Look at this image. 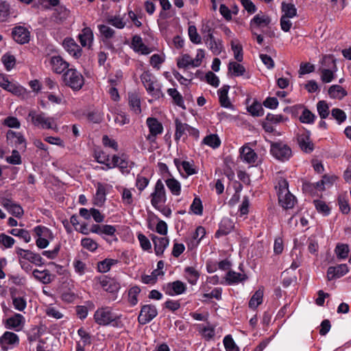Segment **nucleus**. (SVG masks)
I'll return each instance as SVG.
<instances>
[{
    "label": "nucleus",
    "instance_id": "1",
    "mask_svg": "<svg viewBox=\"0 0 351 351\" xmlns=\"http://www.w3.org/2000/svg\"><path fill=\"white\" fill-rule=\"evenodd\" d=\"M288 182L282 179L278 182V202L285 209L292 208L295 202V197L289 192Z\"/></svg>",
    "mask_w": 351,
    "mask_h": 351
},
{
    "label": "nucleus",
    "instance_id": "2",
    "mask_svg": "<svg viewBox=\"0 0 351 351\" xmlns=\"http://www.w3.org/2000/svg\"><path fill=\"white\" fill-rule=\"evenodd\" d=\"M62 80L65 85L74 90H80L84 84V77L75 69H68L63 74Z\"/></svg>",
    "mask_w": 351,
    "mask_h": 351
},
{
    "label": "nucleus",
    "instance_id": "3",
    "mask_svg": "<svg viewBox=\"0 0 351 351\" xmlns=\"http://www.w3.org/2000/svg\"><path fill=\"white\" fill-rule=\"evenodd\" d=\"M28 117L31 119V121L34 126L42 129H57L56 125L53 126V118L46 117L44 112L38 113L32 110L29 112Z\"/></svg>",
    "mask_w": 351,
    "mask_h": 351
},
{
    "label": "nucleus",
    "instance_id": "4",
    "mask_svg": "<svg viewBox=\"0 0 351 351\" xmlns=\"http://www.w3.org/2000/svg\"><path fill=\"white\" fill-rule=\"evenodd\" d=\"M141 80L149 94L156 97H159L162 95L160 86L149 71L143 72L141 75Z\"/></svg>",
    "mask_w": 351,
    "mask_h": 351
},
{
    "label": "nucleus",
    "instance_id": "5",
    "mask_svg": "<svg viewBox=\"0 0 351 351\" xmlns=\"http://www.w3.org/2000/svg\"><path fill=\"white\" fill-rule=\"evenodd\" d=\"M270 152L274 157L280 161L289 160L292 154L291 148L282 143H271Z\"/></svg>",
    "mask_w": 351,
    "mask_h": 351
},
{
    "label": "nucleus",
    "instance_id": "6",
    "mask_svg": "<svg viewBox=\"0 0 351 351\" xmlns=\"http://www.w3.org/2000/svg\"><path fill=\"white\" fill-rule=\"evenodd\" d=\"M152 205L156 209H159V205L166 202L165 189L162 182L158 180L155 185L154 191L151 193Z\"/></svg>",
    "mask_w": 351,
    "mask_h": 351
},
{
    "label": "nucleus",
    "instance_id": "7",
    "mask_svg": "<svg viewBox=\"0 0 351 351\" xmlns=\"http://www.w3.org/2000/svg\"><path fill=\"white\" fill-rule=\"evenodd\" d=\"M146 123L149 128V134L146 136V139L149 143H154L156 136L162 134L163 131V126L157 119L154 117H149L147 119Z\"/></svg>",
    "mask_w": 351,
    "mask_h": 351
},
{
    "label": "nucleus",
    "instance_id": "8",
    "mask_svg": "<svg viewBox=\"0 0 351 351\" xmlns=\"http://www.w3.org/2000/svg\"><path fill=\"white\" fill-rule=\"evenodd\" d=\"M94 319L99 325L106 326L114 321L115 316L109 307L98 308L94 315Z\"/></svg>",
    "mask_w": 351,
    "mask_h": 351
},
{
    "label": "nucleus",
    "instance_id": "9",
    "mask_svg": "<svg viewBox=\"0 0 351 351\" xmlns=\"http://www.w3.org/2000/svg\"><path fill=\"white\" fill-rule=\"evenodd\" d=\"M158 314L155 306L147 304L142 306L140 314L138 317V322L141 324H145L152 320Z\"/></svg>",
    "mask_w": 351,
    "mask_h": 351
},
{
    "label": "nucleus",
    "instance_id": "10",
    "mask_svg": "<svg viewBox=\"0 0 351 351\" xmlns=\"http://www.w3.org/2000/svg\"><path fill=\"white\" fill-rule=\"evenodd\" d=\"M12 36L16 43L23 45L29 43L30 32L23 26H16L12 29Z\"/></svg>",
    "mask_w": 351,
    "mask_h": 351
},
{
    "label": "nucleus",
    "instance_id": "11",
    "mask_svg": "<svg viewBox=\"0 0 351 351\" xmlns=\"http://www.w3.org/2000/svg\"><path fill=\"white\" fill-rule=\"evenodd\" d=\"M204 41L215 56L219 55L223 49L222 41L220 39H216L213 34L204 35Z\"/></svg>",
    "mask_w": 351,
    "mask_h": 351
},
{
    "label": "nucleus",
    "instance_id": "12",
    "mask_svg": "<svg viewBox=\"0 0 351 351\" xmlns=\"http://www.w3.org/2000/svg\"><path fill=\"white\" fill-rule=\"evenodd\" d=\"M0 202L1 204L12 215L19 218L23 216V210L22 207L11 199L2 197L1 198Z\"/></svg>",
    "mask_w": 351,
    "mask_h": 351
},
{
    "label": "nucleus",
    "instance_id": "13",
    "mask_svg": "<svg viewBox=\"0 0 351 351\" xmlns=\"http://www.w3.org/2000/svg\"><path fill=\"white\" fill-rule=\"evenodd\" d=\"M175 124V139L176 141L179 140L184 134H186V132H189L192 135L198 136L199 132L197 130L193 128L186 123H183L180 119H176Z\"/></svg>",
    "mask_w": 351,
    "mask_h": 351
},
{
    "label": "nucleus",
    "instance_id": "14",
    "mask_svg": "<svg viewBox=\"0 0 351 351\" xmlns=\"http://www.w3.org/2000/svg\"><path fill=\"white\" fill-rule=\"evenodd\" d=\"M298 143L301 150L305 153H311L314 149V144L310 138V132L298 134Z\"/></svg>",
    "mask_w": 351,
    "mask_h": 351
},
{
    "label": "nucleus",
    "instance_id": "15",
    "mask_svg": "<svg viewBox=\"0 0 351 351\" xmlns=\"http://www.w3.org/2000/svg\"><path fill=\"white\" fill-rule=\"evenodd\" d=\"M271 22L268 16L262 14H258L254 16L250 22V28L252 34H256V29L266 27Z\"/></svg>",
    "mask_w": 351,
    "mask_h": 351
},
{
    "label": "nucleus",
    "instance_id": "16",
    "mask_svg": "<svg viewBox=\"0 0 351 351\" xmlns=\"http://www.w3.org/2000/svg\"><path fill=\"white\" fill-rule=\"evenodd\" d=\"M16 252L20 257L27 260L36 265L40 266L43 265V258L38 254H36L30 250H25L21 248H17Z\"/></svg>",
    "mask_w": 351,
    "mask_h": 351
},
{
    "label": "nucleus",
    "instance_id": "17",
    "mask_svg": "<svg viewBox=\"0 0 351 351\" xmlns=\"http://www.w3.org/2000/svg\"><path fill=\"white\" fill-rule=\"evenodd\" d=\"M50 64L53 72L60 74L68 69L69 64L60 56H52L50 59Z\"/></svg>",
    "mask_w": 351,
    "mask_h": 351
},
{
    "label": "nucleus",
    "instance_id": "18",
    "mask_svg": "<svg viewBox=\"0 0 351 351\" xmlns=\"http://www.w3.org/2000/svg\"><path fill=\"white\" fill-rule=\"evenodd\" d=\"M348 272V267L346 264H341L337 267H329L327 271L328 280L333 278H339Z\"/></svg>",
    "mask_w": 351,
    "mask_h": 351
},
{
    "label": "nucleus",
    "instance_id": "19",
    "mask_svg": "<svg viewBox=\"0 0 351 351\" xmlns=\"http://www.w3.org/2000/svg\"><path fill=\"white\" fill-rule=\"evenodd\" d=\"M63 46L69 53L75 58H78L82 55V49L72 38H66L63 41Z\"/></svg>",
    "mask_w": 351,
    "mask_h": 351
},
{
    "label": "nucleus",
    "instance_id": "20",
    "mask_svg": "<svg viewBox=\"0 0 351 351\" xmlns=\"http://www.w3.org/2000/svg\"><path fill=\"white\" fill-rule=\"evenodd\" d=\"M152 240L154 245V251L157 256L163 254L165 248L169 245V239L167 237H158L156 235H152Z\"/></svg>",
    "mask_w": 351,
    "mask_h": 351
},
{
    "label": "nucleus",
    "instance_id": "21",
    "mask_svg": "<svg viewBox=\"0 0 351 351\" xmlns=\"http://www.w3.org/2000/svg\"><path fill=\"white\" fill-rule=\"evenodd\" d=\"M19 343L18 336L12 332H5L0 338V343L4 350H8V345H14Z\"/></svg>",
    "mask_w": 351,
    "mask_h": 351
},
{
    "label": "nucleus",
    "instance_id": "22",
    "mask_svg": "<svg viewBox=\"0 0 351 351\" xmlns=\"http://www.w3.org/2000/svg\"><path fill=\"white\" fill-rule=\"evenodd\" d=\"M240 154L241 159L249 164L254 163L258 158L254 151L247 145H244L240 149Z\"/></svg>",
    "mask_w": 351,
    "mask_h": 351
},
{
    "label": "nucleus",
    "instance_id": "23",
    "mask_svg": "<svg viewBox=\"0 0 351 351\" xmlns=\"http://www.w3.org/2000/svg\"><path fill=\"white\" fill-rule=\"evenodd\" d=\"M132 47L136 52H141L146 55L150 53L149 49L143 43L141 37L138 35H134L132 40Z\"/></svg>",
    "mask_w": 351,
    "mask_h": 351
},
{
    "label": "nucleus",
    "instance_id": "24",
    "mask_svg": "<svg viewBox=\"0 0 351 351\" xmlns=\"http://www.w3.org/2000/svg\"><path fill=\"white\" fill-rule=\"evenodd\" d=\"M230 89L229 85H224L218 90L219 100L220 105L226 108H231L232 105L229 99L228 93Z\"/></svg>",
    "mask_w": 351,
    "mask_h": 351
},
{
    "label": "nucleus",
    "instance_id": "25",
    "mask_svg": "<svg viewBox=\"0 0 351 351\" xmlns=\"http://www.w3.org/2000/svg\"><path fill=\"white\" fill-rule=\"evenodd\" d=\"M233 228L234 225L232 221L229 219H223L219 225V230L215 233V237L219 238L227 235Z\"/></svg>",
    "mask_w": 351,
    "mask_h": 351
},
{
    "label": "nucleus",
    "instance_id": "26",
    "mask_svg": "<svg viewBox=\"0 0 351 351\" xmlns=\"http://www.w3.org/2000/svg\"><path fill=\"white\" fill-rule=\"evenodd\" d=\"M80 42L83 47L90 46L93 40V33L90 27H85L78 36Z\"/></svg>",
    "mask_w": 351,
    "mask_h": 351
},
{
    "label": "nucleus",
    "instance_id": "27",
    "mask_svg": "<svg viewBox=\"0 0 351 351\" xmlns=\"http://www.w3.org/2000/svg\"><path fill=\"white\" fill-rule=\"evenodd\" d=\"M174 163L180 172V167H182L187 176L193 175L197 172L195 169L193 167V164L189 161H181L178 158H175Z\"/></svg>",
    "mask_w": 351,
    "mask_h": 351
},
{
    "label": "nucleus",
    "instance_id": "28",
    "mask_svg": "<svg viewBox=\"0 0 351 351\" xmlns=\"http://www.w3.org/2000/svg\"><path fill=\"white\" fill-rule=\"evenodd\" d=\"M106 189L104 186L101 184H97V189L96 194L94 197V204L97 206H101L106 201Z\"/></svg>",
    "mask_w": 351,
    "mask_h": 351
},
{
    "label": "nucleus",
    "instance_id": "29",
    "mask_svg": "<svg viewBox=\"0 0 351 351\" xmlns=\"http://www.w3.org/2000/svg\"><path fill=\"white\" fill-rule=\"evenodd\" d=\"M328 94L330 97L341 99L347 95V91L339 85H332L328 89Z\"/></svg>",
    "mask_w": 351,
    "mask_h": 351
},
{
    "label": "nucleus",
    "instance_id": "30",
    "mask_svg": "<svg viewBox=\"0 0 351 351\" xmlns=\"http://www.w3.org/2000/svg\"><path fill=\"white\" fill-rule=\"evenodd\" d=\"M34 277L42 282L43 284H48L51 282V275L48 270L39 271L38 269H34L33 271Z\"/></svg>",
    "mask_w": 351,
    "mask_h": 351
},
{
    "label": "nucleus",
    "instance_id": "31",
    "mask_svg": "<svg viewBox=\"0 0 351 351\" xmlns=\"http://www.w3.org/2000/svg\"><path fill=\"white\" fill-rule=\"evenodd\" d=\"M99 284L105 291L110 293L114 292L119 288L117 285H112V280L105 276L99 278Z\"/></svg>",
    "mask_w": 351,
    "mask_h": 351
},
{
    "label": "nucleus",
    "instance_id": "32",
    "mask_svg": "<svg viewBox=\"0 0 351 351\" xmlns=\"http://www.w3.org/2000/svg\"><path fill=\"white\" fill-rule=\"evenodd\" d=\"M282 12L283 14L282 16L287 18H293L297 15V10L295 5L292 3H282Z\"/></svg>",
    "mask_w": 351,
    "mask_h": 351
},
{
    "label": "nucleus",
    "instance_id": "33",
    "mask_svg": "<svg viewBox=\"0 0 351 351\" xmlns=\"http://www.w3.org/2000/svg\"><path fill=\"white\" fill-rule=\"evenodd\" d=\"M129 105L131 110L136 114L141 112V101L138 95L135 94L129 95Z\"/></svg>",
    "mask_w": 351,
    "mask_h": 351
},
{
    "label": "nucleus",
    "instance_id": "34",
    "mask_svg": "<svg viewBox=\"0 0 351 351\" xmlns=\"http://www.w3.org/2000/svg\"><path fill=\"white\" fill-rule=\"evenodd\" d=\"M263 291L261 289L257 290L251 298L249 302V307L256 308L263 302Z\"/></svg>",
    "mask_w": 351,
    "mask_h": 351
},
{
    "label": "nucleus",
    "instance_id": "35",
    "mask_svg": "<svg viewBox=\"0 0 351 351\" xmlns=\"http://www.w3.org/2000/svg\"><path fill=\"white\" fill-rule=\"evenodd\" d=\"M23 317L21 314H16L14 316L8 318L6 321L8 328H15L18 330L22 324Z\"/></svg>",
    "mask_w": 351,
    "mask_h": 351
},
{
    "label": "nucleus",
    "instance_id": "36",
    "mask_svg": "<svg viewBox=\"0 0 351 351\" xmlns=\"http://www.w3.org/2000/svg\"><path fill=\"white\" fill-rule=\"evenodd\" d=\"M245 278L246 276L245 274H241L234 271H229L226 275V281L228 284L237 283Z\"/></svg>",
    "mask_w": 351,
    "mask_h": 351
},
{
    "label": "nucleus",
    "instance_id": "37",
    "mask_svg": "<svg viewBox=\"0 0 351 351\" xmlns=\"http://www.w3.org/2000/svg\"><path fill=\"white\" fill-rule=\"evenodd\" d=\"M228 71H232L234 76L243 75L245 72L244 66L236 62H230L228 64Z\"/></svg>",
    "mask_w": 351,
    "mask_h": 351
},
{
    "label": "nucleus",
    "instance_id": "38",
    "mask_svg": "<svg viewBox=\"0 0 351 351\" xmlns=\"http://www.w3.org/2000/svg\"><path fill=\"white\" fill-rule=\"evenodd\" d=\"M117 261L111 259V258H106L105 260L100 261L97 264V269L99 272L106 273L110 269L112 265L117 263Z\"/></svg>",
    "mask_w": 351,
    "mask_h": 351
},
{
    "label": "nucleus",
    "instance_id": "39",
    "mask_svg": "<svg viewBox=\"0 0 351 351\" xmlns=\"http://www.w3.org/2000/svg\"><path fill=\"white\" fill-rule=\"evenodd\" d=\"M167 93L173 98V101L176 105L182 107L183 109H185L182 96L180 94L177 89L169 88L167 90Z\"/></svg>",
    "mask_w": 351,
    "mask_h": 351
},
{
    "label": "nucleus",
    "instance_id": "40",
    "mask_svg": "<svg viewBox=\"0 0 351 351\" xmlns=\"http://www.w3.org/2000/svg\"><path fill=\"white\" fill-rule=\"evenodd\" d=\"M166 184L173 195H178L180 193L181 186L180 182L174 178L166 180Z\"/></svg>",
    "mask_w": 351,
    "mask_h": 351
},
{
    "label": "nucleus",
    "instance_id": "41",
    "mask_svg": "<svg viewBox=\"0 0 351 351\" xmlns=\"http://www.w3.org/2000/svg\"><path fill=\"white\" fill-rule=\"evenodd\" d=\"M169 287H171L173 291V293L169 292L170 295H179L184 293L186 290V285L180 280H176L172 283H169Z\"/></svg>",
    "mask_w": 351,
    "mask_h": 351
},
{
    "label": "nucleus",
    "instance_id": "42",
    "mask_svg": "<svg viewBox=\"0 0 351 351\" xmlns=\"http://www.w3.org/2000/svg\"><path fill=\"white\" fill-rule=\"evenodd\" d=\"M203 143L213 148H217L220 145L221 141L217 134H210L204 137Z\"/></svg>",
    "mask_w": 351,
    "mask_h": 351
},
{
    "label": "nucleus",
    "instance_id": "43",
    "mask_svg": "<svg viewBox=\"0 0 351 351\" xmlns=\"http://www.w3.org/2000/svg\"><path fill=\"white\" fill-rule=\"evenodd\" d=\"M324 68L337 71L336 60L332 55H325L322 61Z\"/></svg>",
    "mask_w": 351,
    "mask_h": 351
},
{
    "label": "nucleus",
    "instance_id": "44",
    "mask_svg": "<svg viewBox=\"0 0 351 351\" xmlns=\"http://www.w3.org/2000/svg\"><path fill=\"white\" fill-rule=\"evenodd\" d=\"M11 234L15 237H19L23 239L26 243L31 240V236L29 232L25 229L14 228L9 232Z\"/></svg>",
    "mask_w": 351,
    "mask_h": 351
},
{
    "label": "nucleus",
    "instance_id": "45",
    "mask_svg": "<svg viewBox=\"0 0 351 351\" xmlns=\"http://www.w3.org/2000/svg\"><path fill=\"white\" fill-rule=\"evenodd\" d=\"M141 292L138 286L131 287L128 291V301L131 305H136L138 302L137 296Z\"/></svg>",
    "mask_w": 351,
    "mask_h": 351
},
{
    "label": "nucleus",
    "instance_id": "46",
    "mask_svg": "<svg viewBox=\"0 0 351 351\" xmlns=\"http://www.w3.org/2000/svg\"><path fill=\"white\" fill-rule=\"evenodd\" d=\"M1 60L7 71L11 70L16 64L15 57L10 53L4 54L1 58Z\"/></svg>",
    "mask_w": 351,
    "mask_h": 351
},
{
    "label": "nucleus",
    "instance_id": "47",
    "mask_svg": "<svg viewBox=\"0 0 351 351\" xmlns=\"http://www.w3.org/2000/svg\"><path fill=\"white\" fill-rule=\"evenodd\" d=\"M232 50L234 52V57L238 62H242L243 59V47L239 43L231 42Z\"/></svg>",
    "mask_w": 351,
    "mask_h": 351
},
{
    "label": "nucleus",
    "instance_id": "48",
    "mask_svg": "<svg viewBox=\"0 0 351 351\" xmlns=\"http://www.w3.org/2000/svg\"><path fill=\"white\" fill-rule=\"evenodd\" d=\"M317 109L322 119H326L329 115V107L325 101H319L317 104Z\"/></svg>",
    "mask_w": 351,
    "mask_h": 351
},
{
    "label": "nucleus",
    "instance_id": "49",
    "mask_svg": "<svg viewBox=\"0 0 351 351\" xmlns=\"http://www.w3.org/2000/svg\"><path fill=\"white\" fill-rule=\"evenodd\" d=\"M189 36L191 41L194 44H199L202 43L201 36L197 32V28L195 25H190L188 29Z\"/></svg>",
    "mask_w": 351,
    "mask_h": 351
},
{
    "label": "nucleus",
    "instance_id": "50",
    "mask_svg": "<svg viewBox=\"0 0 351 351\" xmlns=\"http://www.w3.org/2000/svg\"><path fill=\"white\" fill-rule=\"evenodd\" d=\"M321 79L324 83L330 82L334 78V73L336 71L333 69H328L327 68L320 69Z\"/></svg>",
    "mask_w": 351,
    "mask_h": 351
},
{
    "label": "nucleus",
    "instance_id": "51",
    "mask_svg": "<svg viewBox=\"0 0 351 351\" xmlns=\"http://www.w3.org/2000/svg\"><path fill=\"white\" fill-rule=\"evenodd\" d=\"M335 253L339 258L344 259L348 257L349 247L346 244H338L335 248Z\"/></svg>",
    "mask_w": 351,
    "mask_h": 351
},
{
    "label": "nucleus",
    "instance_id": "52",
    "mask_svg": "<svg viewBox=\"0 0 351 351\" xmlns=\"http://www.w3.org/2000/svg\"><path fill=\"white\" fill-rule=\"evenodd\" d=\"M313 204L319 213L324 215H329L330 209L324 202L317 199L313 201Z\"/></svg>",
    "mask_w": 351,
    "mask_h": 351
},
{
    "label": "nucleus",
    "instance_id": "53",
    "mask_svg": "<svg viewBox=\"0 0 351 351\" xmlns=\"http://www.w3.org/2000/svg\"><path fill=\"white\" fill-rule=\"evenodd\" d=\"M315 114L307 108H304L300 117V121L304 123H312L314 122Z\"/></svg>",
    "mask_w": 351,
    "mask_h": 351
},
{
    "label": "nucleus",
    "instance_id": "54",
    "mask_svg": "<svg viewBox=\"0 0 351 351\" xmlns=\"http://www.w3.org/2000/svg\"><path fill=\"white\" fill-rule=\"evenodd\" d=\"M247 110L253 116L261 117L263 114V108L261 104L257 101H254L247 108Z\"/></svg>",
    "mask_w": 351,
    "mask_h": 351
},
{
    "label": "nucleus",
    "instance_id": "55",
    "mask_svg": "<svg viewBox=\"0 0 351 351\" xmlns=\"http://www.w3.org/2000/svg\"><path fill=\"white\" fill-rule=\"evenodd\" d=\"M10 5L6 1H0V21H5L10 15Z\"/></svg>",
    "mask_w": 351,
    "mask_h": 351
},
{
    "label": "nucleus",
    "instance_id": "56",
    "mask_svg": "<svg viewBox=\"0 0 351 351\" xmlns=\"http://www.w3.org/2000/svg\"><path fill=\"white\" fill-rule=\"evenodd\" d=\"M185 272L188 275L189 282L192 285L195 284L199 276L197 271L192 267H188L185 268Z\"/></svg>",
    "mask_w": 351,
    "mask_h": 351
},
{
    "label": "nucleus",
    "instance_id": "57",
    "mask_svg": "<svg viewBox=\"0 0 351 351\" xmlns=\"http://www.w3.org/2000/svg\"><path fill=\"white\" fill-rule=\"evenodd\" d=\"M223 344L226 351H239V348L235 344L231 335H227L224 337Z\"/></svg>",
    "mask_w": 351,
    "mask_h": 351
},
{
    "label": "nucleus",
    "instance_id": "58",
    "mask_svg": "<svg viewBox=\"0 0 351 351\" xmlns=\"http://www.w3.org/2000/svg\"><path fill=\"white\" fill-rule=\"evenodd\" d=\"M122 202L125 206H130L133 204V195L131 191L128 189H123L121 195Z\"/></svg>",
    "mask_w": 351,
    "mask_h": 351
},
{
    "label": "nucleus",
    "instance_id": "59",
    "mask_svg": "<svg viewBox=\"0 0 351 351\" xmlns=\"http://www.w3.org/2000/svg\"><path fill=\"white\" fill-rule=\"evenodd\" d=\"M81 244L84 248L92 252L96 250L98 247L97 243L90 238H85L82 239Z\"/></svg>",
    "mask_w": 351,
    "mask_h": 351
},
{
    "label": "nucleus",
    "instance_id": "60",
    "mask_svg": "<svg viewBox=\"0 0 351 351\" xmlns=\"http://www.w3.org/2000/svg\"><path fill=\"white\" fill-rule=\"evenodd\" d=\"M98 29L101 35L107 39L112 38L114 34V29L106 25H98Z\"/></svg>",
    "mask_w": 351,
    "mask_h": 351
},
{
    "label": "nucleus",
    "instance_id": "61",
    "mask_svg": "<svg viewBox=\"0 0 351 351\" xmlns=\"http://www.w3.org/2000/svg\"><path fill=\"white\" fill-rule=\"evenodd\" d=\"M191 210L196 215H201L203 212V206L199 198L195 197L191 206Z\"/></svg>",
    "mask_w": 351,
    "mask_h": 351
},
{
    "label": "nucleus",
    "instance_id": "62",
    "mask_svg": "<svg viewBox=\"0 0 351 351\" xmlns=\"http://www.w3.org/2000/svg\"><path fill=\"white\" fill-rule=\"evenodd\" d=\"M107 21L109 24L118 29H123L125 25V23L119 16L110 17Z\"/></svg>",
    "mask_w": 351,
    "mask_h": 351
},
{
    "label": "nucleus",
    "instance_id": "63",
    "mask_svg": "<svg viewBox=\"0 0 351 351\" xmlns=\"http://www.w3.org/2000/svg\"><path fill=\"white\" fill-rule=\"evenodd\" d=\"M14 239L10 236L3 233L0 234V243L2 244L5 247H11L14 245Z\"/></svg>",
    "mask_w": 351,
    "mask_h": 351
},
{
    "label": "nucleus",
    "instance_id": "64",
    "mask_svg": "<svg viewBox=\"0 0 351 351\" xmlns=\"http://www.w3.org/2000/svg\"><path fill=\"white\" fill-rule=\"evenodd\" d=\"M123 79V73L121 71H117L114 75L110 76L108 82L112 86L119 85Z\"/></svg>",
    "mask_w": 351,
    "mask_h": 351
}]
</instances>
